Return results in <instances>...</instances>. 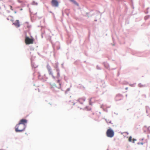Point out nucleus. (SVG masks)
I'll return each instance as SVG.
<instances>
[{"instance_id":"nucleus-1","label":"nucleus","mask_w":150,"mask_h":150,"mask_svg":"<svg viewBox=\"0 0 150 150\" xmlns=\"http://www.w3.org/2000/svg\"><path fill=\"white\" fill-rule=\"evenodd\" d=\"M26 127V125L18 123L15 127V130L16 132H20L24 131Z\"/></svg>"},{"instance_id":"nucleus-2","label":"nucleus","mask_w":150,"mask_h":150,"mask_svg":"<svg viewBox=\"0 0 150 150\" xmlns=\"http://www.w3.org/2000/svg\"><path fill=\"white\" fill-rule=\"evenodd\" d=\"M34 39L33 38H30L29 37L26 36L25 37V42L26 45L33 44V43Z\"/></svg>"},{"instance_id":"nucleus-3","label":"nucleus","mask_w":150,"mask_h":150,"mask_svg":"<svg viewBox=\"0 0 150 150\" xmlns=\"http://www.w3.org/2000/svg\"><path fill=\"white\" fill-rule=\"evenodd\" d=\"M114 135V131L111 129H108L106 132L107 136L109 137H113Z\"/></svg>"},{"instance_id":"nucleus-4","label":"nucleus","mask_w":150,"mask_h":150,"mask_svg":"<svg viewBox=\"0 0 150 150\" xmlns=\"http://www.w3.org/2000/svg\"><path fill=\"white\" fill-rule=\"evenodd\" d=\"M51 3L52 6L55 7H58L59 5L58 2L56 0H52Z\"/></svg>"},{"instance_id":"nucleus-5","label":"nucleus","mask_w":150,"mask_h":150,"mask_svg":"<svg viewBox=\"0 0 150 150\" xmlns=\"http://www.w3.org/2000/svg\"><path fill=\"white\" fill-rule=\"evenodd\" d=\"M86 99L84 97L80 98L78 99V101L79 103L81 104H83L85 102Z\"/></svg>"},{"instance_id":"nucleus-6","label":"nucleus","mask_w":150,"mask_h":150,"mask_svg":"<svg viewBox=\"0 0 150 150\" xmlns=\"http://www.w3.org/2000/svg\"><path fill=\"white\" fill-rule=\"evenodd\" d=\"M27 120H26L22 119L20 120L19 123L21 124L26 125L25 124L27 123Z\"/></svg>"},{"instance_id":"nucleus-7","label":"nucleus","mask_w":150,"mask_h":150,"mask_svg":"<svg viewBox=\"0 0 150 150\" xmlns=\"http://www.w3.org/2000/svg\"><path fill=\"white\" fill-rule=\"evenodd\" d=\"M13 24L16 27H18L20 26V25L18 20H17L13 23Z\"/></svg>"},{"instance_id":"nucleus-8","label":"nucleus","mask_w":150,"mask_h":150,"mask_svg":"<svg viewBox=\"0 0 150 150\" xmlns=\"http://www.w3.org/2000/svg\"><path fill=\"white\" fill-rule=\"evenodd\" d=\"M122 97V96L120 95H117L115 98V99L116 100H120Z\"/></svg>"},{"instance_id":"nucleus-9","label":"nucleus","mask_w":150,"mask_h":150,"mask_svg":"<svg viewBox=\"0 0 150 150\" xmlns=\"http://www.w3.org/2000/svg\"><path fill=\"white\" fill-rule=\"evenodd\" d=\"M146 112L147 115L150 117V108L148 107L146 108Z\"/></svg>"},{"instance_id":"nucleus-10","label":"nucleus","mask_w":150,"mask_h":150,"mask_svg":"<svg viewBox=\"0 0 150 150\" xmlns=\"http://www.w3.org/2000/svg\"><path fill=\"white\" fill-rule=\"evenodd\" d=\"M47 69L49 72V74H51V73H52V71H51V67H50V66L49 65H48L47 66Z\"/></svg>"},{"instance_id":"nucleus-11","label":"nucleus","mask_w":150,"mask_h":150,"mask_svg":"<svg viewBox=\"0 0 150 150\" xmlns=\"http://www.w3.org/2000/svg\"><path fill=\"white\" fill-rule=\"evenodd\" d=\"M73 3H74V4H76V5L77 6H79L78 4L74 0H70Z\"/></svg>"},{"instance_id":"nucleus-12","label":"nucleus","mask_w":150,"mask_h":150,"mask_svg":"<svg viewBox=\"0 0 150 150\" xmlns=\"http://www.w3.org/2000/svg\"><path fill=\"white\" fill-rule=\"evenodd\" d=\"M138 86L140 87H142L144 86V85L142 84L141 83H139L138 85Z\"/></svg>"},{"instance_id":"nucleus-13","label":"nucleus","mask_w":150,"mask_h":150,"mask_svg":"<svg viewBox=\"0 0 150 150\" xmlns=\"http://www.w3.org/2000/svg\"><path fill=\"white\" fill-rule=\"evenodd\" d=\"M92 99V98H91L89 100V104L90 105H92V102L91 100Z\"/></svg>"},{"instance_id":"nucleus-14","label":"nucleus","mask_w":150,"mask_h":150,"mask_svg":"<svg viewBox=\"0 0 150 150\" xmlns=\"http://www.w3.org/2000/svg\"><path fill=\"white\" fill-rule=\"evenodd\" d=\"M129 141L130 142H131L132 141V137H130L129 138Z\"/></svg>"},{"instance_id":"nucleus-15","label":"nucleus","mask_w":150,"mask_h":150,"mask_svg":"<svg viewBox=\"0 0 150 150\" xmlns=\"http://www.w3.org/2000/svg\"><path fill=\"white\" fill-rule=\"evenodd\" d=\"M149 17V16H146L145 17V19H147Z\"/></svg>"},{"instance_id":"nucleus-16","label":"nucleus","mask_w":150,"mask_h":150,"mask_svg":"<svg viewBox=\"0 0 150 150\" xmlns=\"http://www.w3.org/2000/svg\"><path fill=\"white\" fill-rule=\"evenodd\" d=\"M9 6L10 7V9L12 10H13L12 7L11 6Z\"/></svg>"},{"instance_id":"nucleus-17","label":"nucleus","mask_w":150,"mask_h":150,"mask_svg":"<svg viewBox=\"0 0 150 150\" xmlns=\"http://www.w3.org/2000/svg\"><path fill=\"white\" fill-rule=\"evenodd\" d=\"M138 144H141L142 145H143V144H144L143 143H142V142H141V143H138Z\"/></svg>"},{"instance_id":"nucleus-18","label":"nucleus","mask_w":150,"mask_h":150,"mask_svg":"<svg viewBox=\"0 0 150 150\" xmlns=\"http://www.w3.org/2000/svg\"><path fill=\"white\" fill-rule=\"evenodd\" d=\"M132 140H133V143H134V142L136 141V140L135 139H132Z\"/></svg>"},{"instance_id":"nucleus-19","label":"nucleus","mask_w":150,"mask_h":150,"mask_svg":"<svg viewBox=\"0 0 150 150\" xmlns=\"http://www.w3.org/2000/svg\"><path fill=\"white\" fill-rule=\"evenodd\" d=\"M79 107L81 109H82L83 108V107H79Z\"/></svg>"},{"instance_id":"nucleus-20","label":"nucleus","mask_w":150,"mask_h":150,"mask_svg":"<svg viewBox=\"0 0 150 150\" xmlns=\"http://www.w3.org/2000/svg\"><path fill=\"white\" fill-rule=\"evenodd\" d=\"M91 110V108H89L88 109V110Z\"/></svg>"},{"instance_id":"nucleus-21","label":"nucleus","mask_w":150,"mask_h":150,"mask_svg":"<svg viewBox=\"0 0 150 150\" xmlns=\"http://www.w3.org/2000/svg\"><path fill=\"white\" fill-rule=\"evenodd\" d=\"M14 12L15 13H16V11H14Z\"/></svg>"},{"instance_id":"nucleus-22","label":"nucleus","mask_w":150,"mask_h":150,"mask_svg":"<svg viewBox=\"0 0 150 150\" xmlns=\"http://www.w3.org/2000/svg\"><path fill=\"white\" fill-rule=\"evenodd\" d=\"M109 123H111V121H110L109 122Z\"/></svg>"},{"instance_id":"nucleus-23","label":"nucleus","mask_w":150,"mask_h":150,"mask_svg":"<svg viewBox=\"0 0 150 150\" xmlns=\"http://www.w3.org/2000/svg\"><path fill=\"white\" fill-rule=\"evenodd\" d=\"M107 122L108 123H109V122H109V121H108H108H107Z\"/></svg>"},{"instance_id":"nucleus-24","label":"nucleus","mask_w":150,"mask_h":150,"mask_svg":"<svg viewBox=\"0 0 150 150\" xmlns=\"http://www.w3.org/2000/svg\"><path fill=\"white\" fill-rule=\"evenodd\" d=\"M22 10V8H21V10Z\"/></svg>"},{"instance_id":"nucleus-25","label":"nucleus","mask_w":150,"mask_h":150,"mask_svg":"<svg viewBox=\"0 0 150 150\" xmlns=\"http://www.w3.org/2000/svg\"><path fill=\"white\" fill-rule=\"evenodd\" d=\"M149 128H150V127Z\"/></svg>"}]
</instances>
